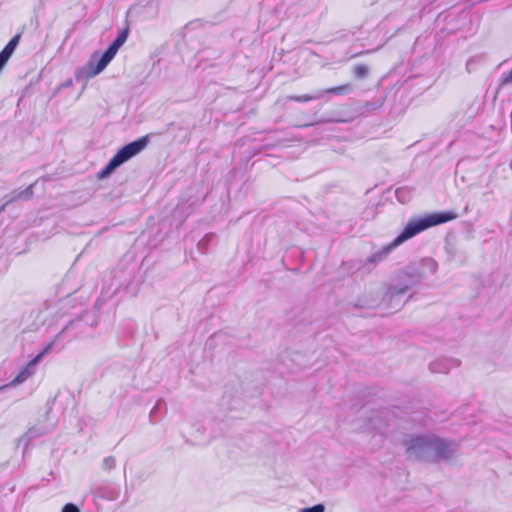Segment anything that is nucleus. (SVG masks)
Wrapping results in <instances>:
<instances>
[{
  "mask_svg": "<svg viewBox=\"0 0 512 512\" xmlns=\"http://www.w3.org/2000/svg\"><path fill=\"white\" fill-rule=\"evenodd\" d=\"M434 435L411 436L403 440L408 459L431 461Z\"/></svg>",
  "mask_w": 512,
  "mask_h": 512,
  "instance_id": "39448f33",
  "label": "nucleus"
},
{
  "mask_svg": "<svg viewBox=\"0 0 512 512\" xmlns=\"http://www.w3.org/2000/svg\"><path fill=\"white\" fill-rule=\"evenodd\" d=\"M437 268V262L432 258L410 263L398 274V282L387 288L383 302L395 310L400 309L404 304L402 298L407 291L434 275Z\"/></svg>",
  "mask_w": 512,
  "mask_h": 512,
  "instance_id": "f257e3e1",
  "label": "nucleus"
},
{
  "mask_svg": "<svg viewBox=\"0 0 512 512\" xmlns=\"http://www.w3.org/2000/svg\"><path fill=\"white\" fill-rule=\"evenodd\" d=\"M353 75L357 79H364L369 74V68L366 64H356L353 67Z\"/></svg>",
  "mask_w": 512,
  "mask_h": 512,
  "instance_id": "2eb2a0df",
  "label": "nucleus"
},
{
  "mask_svg": "<svg viewBox=\"0 0 512 512\" xmlns=\"http://www.w3.org/2000/svg\"><path fill=\"white\" fill-rule=\"evenodd\" d=\"M109 63L104 60L101 56L96 59L95 56H93L87 66L77 69L75 73V79L77 81H87L90 78L95 77L99 73H101L108 65Z\"/></svg>",
  "mask_w": 512,
  "mask_h": 512,
  "instance_id": "6e6552de",
  "label": "nucleus"
},
{
  "mask_svg": "<svg viewBox=\"0 0 512 512\" xmlns=\"http://www.w3.org/2000/svg\"><path fill=\"white\" fill-rule=\"evenodd\" d=\"M33 187L34 185H29L27 188H25L24 190L20 191L19 193H17L16 195H14L13 197H11L9 200L6 201V203H4L1 207V210L4 209V207L11 201L17 199V198H29L32 196L33 194Z\"/></svg>",
  "mask_w": 512,
  "mask_h": 512,
  "instance_id": "dca6fc26",
  "label": "nucleus"
},
{
  "mask_svg": "<svg viewBox=\"0 0 512 512\" xmlns=\"http://www.w3.org/2000/svg\"><path fill=\"white\" fill-rule=\"evenodd\" d=\"M460 365V361L454 358H439L429 365L432 373H448L452 368Z\"/></svg>",
  "mask_w": 512,
  "mask_h": 512,
  "instance_id": "9b49d317",
  "label": "nucleus"
},
{
  "mask_svg": "<svg viewBox=\"0 0 512 512\" xmlns=\"http://www.w3.org/2000/svg\"><path fill=\"white\" fill-rule=\"evenodd\" d=\"M457 451V445L453 441H447L434 435L431 461L449 460Z\"/></svg>",
  "mask_w": 512,
  "mask_h": 512,
  "instance_id": "0eeeda50",
  "label": "nucleus"
},
{
  "mask_svg": "<svg viewBox=\"0 0 512 512\" xmlns=\"http://www.w3.org/2000/svg\"><path fill=\"white\" fill-rule=\"evenodd\" d=\"M148 143V136H142L121 147L109 160L107 165L98 173V178L105 179L110 176L118 167L142 152L147 147Z\"/></svg>",
  "mask_w": 512,
  "mask_h": 512,
  "instance_id": "20e7f679",
  "label": "nucleus"
},
{
  "mask_svg": "<svg viewBox=\"0 0 512 512\" xmlns=\"http://www.w3.org/2000/svg\"><path fill=\"white\" fill-rule=\"evenodd\" d=\"M353 88L352 85L347 83L343 84L337 87L328 88L325 90H322L324 92V95L327 93L335 94V95H348L352 92Z\"/></svg>",
  "mask_w": 512,
  "mask_h": 512,
  "instance_id": "4468645a",
  "label": "nucleus"
},
{
  "mask_svg": "<svg viewBox=\"0 0 512 512\" xmlns=\"http://www.w3.org/2000/svg\"><path fill=\"white\" fill-rule=\"evenodd\" d=\"M42 434L43 432H41L38 428L33 427L29 429L21 438H19L18 446L23 445V452H25L30 442Z\"/></svg>",
  "mask_w": 512,
  "mask_h": 512,
  "instance_id": "f8f14e48",
  "label": "nucleus"
},
{
  "mask_svg": "<svg viewBox=\"0 0 512 512\" xmlns=\"http://www.w3.org/2000/svg\"><path fill=\"white\" fill-rule=\"evenodd\" d=\"M456 218L453 212H436L418 218H411L401 233L389 244L369 256L367 262L376 265L382 262L393 249L422 231Z\"/></svg>",
  "mask_w": 512,
  "mask_h": 512,
  "instance_id": "f03ea898",
  "label": "nucleus"
},
{
  "mask_svg": "<svg viewBox=\"0 0 512 512\" xmlns=\"http://www.w3.org/2000/svg\"><path fill=\"white\" fill-rule=\"evenodd\" d=\"M381 46H382V44H380L378 47L373 48V49H367L366 51L356 52V53H354V54L352 55V57H357V56H360V55H363V54H366V53H372V52H375V51H377Z\"/></svg>",
  "mask_w": 512,
  "mask_h": 512,
  "instance_id": "a878e982",
  "label": "nucleus"
},
{
  "mask_svg": "<svg viewBox=\"0 0 512 512\" xmlns=\"http://www.w3.org/2000/svg\"><path fill=\"white\" fill-rule=\"evenodd\" d=\"M61 512H80V509L73 503H67L63 506Z\"/></svg>",
  "mask_w": 512,
  "mask_h": 512,
  "instance_id": "5701e85b",
  "label": "nucleus"
},
{
  "mask_svg": "<svg viewBox=\"0 0 512 512\" xmlns=\"http://www.w3.org/2000/svg\"><path fill=\"white\" fill-rule=\"evenodd\" d=\"M389 411L387 409L380 410L377 415L369 417L366 423L367 430L384 435L386 427L389 425L387 416Z\"/></svg>",
  "mask_w": 512,
  "mask_h": 512,
  "instance_id": "1a4fd4ad",
  "label": "nucleus"
},
{
  "mask_svg": "<svg viewBox=\"0 0 512 512\" xmlns=\"http://www.w3.org/2000/svg\"><path fill=\"white\" fill-rule=\"evenodd\" d=\"M324 511H325V506L323 504L319 503L312 507L303 508V509L299 510L298 512H324Z\"/></svg>",
  "mask_w": 512,
  "mask_h": 512,
  "instance_id": "412c9836",
  "label": "nucleus"
},
{
  "mask_svg": "<svg viewBox=\"0 0 512 512\" xmlns=\"http://www.w3.org/2000/svg\"><path fill=\"white\" fill-rule=\"evenodd\" d=\"M98 323L99 318L95 311H84L66 323L46 345L50 346V350H62L72 341L93 338L96 335Z\"/></svg>",
  "mask_w": 512,
  "mask_h": 512,
  "instance_id": "7ed1b4c3",
  "label": "nucleus"
},
{
  "mask_svg": "<svg viewBox=\"0 0 512 512\" xmlns=\"http://www.w3.org/2000/svg\"><path fill=\"white\" fill-rule=\"evenodd\" d=\"M163 402H164L163 399L157 400V402L155 403L154 407L151 409V411L149 413V418H150V421L152 423L155 422V415L158 412V410L160 409V407H161Z\"/></svg>",
  "mask_w": 512,
  "mask_h": 512,
  "instance_id": "aec40b11",
  "label": "nucleus"
},
{
  "mask_svg": "<svg viewBox=\"0 0 512 512\" xmlns=\"http://www.w3.org/2000/svg\"><path fill=\"white\" fill-rule=\"evenodd\" d=\"M50 351V346L45 345V347L36 356H34L30 361L21 367L19 372L10 382L0 385V393L7 388L17 387L33 377L37 372V366L39 362Z\"/></svg>",
  "mask_w": 512,
  "mask_h": 512,
  "instance_id": "423d86ee",
  "label": "nucleus"
},
{
  "mask_svg": "<svg viewBox=\"0 0 512 512\" xmlns=\"http://www.w3.org/2000/svg\"><path fill=\"white\" fill-rule=\"evenodd\" d=\"M116 466V459L113 456L105 457L101 463V468L104 471L110 472Z\"/></svg>",
  "mask_w": 512,
  "mask_h": 512,
  "instance_id": "6ab92c4d",
  "label": "nucleus"
},
{
  "mask_svg": "<svg viewBox=\"0 0 512 512\" xmlns=\"http://www.w3.org/2000/svg\"><path fill=\"white\" fill-rule=\"evenodd\" d=\"M406 194H407L406 188H398L395 191V195H396L398 201H400L401 203H405L407 201Z\"/></svg>",
  "mask_w": 512,
  "mask_h": 512,
  "instance_id": "4be33fe9",
  "label": "nucleus"
},
{
  "mask_svg": "<svg viewBox=\"0 0 512 512\" xmlns=\"http://www.w3.org/2000/svg\"><path fill=\"white\" fill-rule=\"evenodd\" d=\"M120 493V486L111 482L103 483L99 485L95 490L96 496L108 501L117 500L120 496Z\"/></svg>",
  "mask_w": 512,
  "mask_h": 512,
  "instance_id": "9d476101",
  "label": "nucleus"
},
{
  "mask_svg": "<svg viewBox=\"0 0 512 512\" xmlns=\"http://www.w3.org/2000/svg\"><path fill=\"white\" fill-rule=\"evenodd\" d=\"M511 81H512V69L507 74L503 75L501 84L505 85L507 83H510Z\"/></svg>",
  "mask_w": 512,
  "mask_h": 512,
  "instance_id": "393cba45",
  "label": "nucleus"
},
{
  "mask_svg": "<svg viewBox=\"0 0 512 512\" xmlns=\"http://www.w3.org/2000/svg\"><path fill=\"white\" fill-rule=\"evenodd\" d=\"M383 104V101H380V102H368L366 104V107L369 108V109H377L379 107H381Z\"/></svg>",
  "mask_w": 512,
  "mask_h": 512,
  "instance_id": "bb28decb",
  "label": "nucleus"
},
{
  "mask_svg": "<svg viewBox=\"0 0 512 512\" xmlns=\"http://www.w3.org/2000/svg\"><path fill=\"white\" fill-rule=\"evenodd\" d=\"M129 35L128 28H125L120 31L118 36L111 42L116 48L120 49V47L126 42Z\"/></svg>",
  "mask_w": 512,
  "mask_h": 512,
  "instance_id": "f3484780",
  "label": "nucleus"
},
{
  "mask_svg": "<svg viewBox=\"0 0 512 512\" xmlns=\"http://www.w3.org/2000/svg\"><path fill=\"white\" fill-rule=\"evenodd\" d=\"M324 96V92L321 90L316 91L314 94H304L299 96H288V101H296V102H308L311 100H318Z\"/></svg>",
  "mask_w": 512,
  "mask_h": 512,
  "instance_id": "ddd939ff",
  "label": "nucleus"
},
{
  "mask_svg": "<svg viewBox=\"0 0 512 512\" xmlns=\"http://www.w3.org/2000/svg\"><path fill=\"white\" fill-rule=\"evenodd\" d=\"M19 41H20V35L17 34L15 36H13L10 41L8 42V44L13 47L14 49L17 48L18 44H19Z\"/></svg>",
  "mask_w": 512,
  "mask_h": 512,
  "instance_id": "b1692460",
  "label": "nucleus"
},
{
  "mask_svg": "<svg viewBox=\"0 0 512 512\" xmlns=\"http://www.w3.org/2000/svg\"><path fill=\"white\" fill-rule=\"evenodd\" d=\"M118 48H116L114 45L110 44L107 49L102 53L101 57L106 60L108 63L112 61V59L115 57V55L118 52Z\"/></svg>",
  "mask_w": 512,
  "mask_h": 512,
  "instance_id": "a211bd4d",
  "label": "nucleus"
}]
</instances>
